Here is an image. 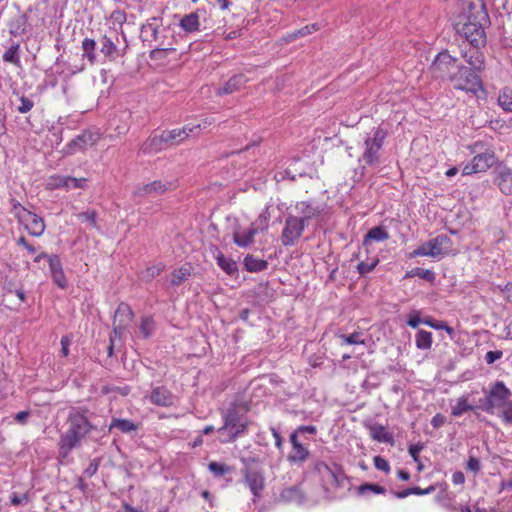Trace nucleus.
I'll list each match as a JSON object with an SVG mask.
<instances>
[{"mask_svg": "<svg viewBox=\"0 0 512 512\" xmlns=\"http://www.w3.org/2000/svg\"><path fill=\"white\" fill-rule=\"evenodd\" d=\"M485 396L479 400V408L488 414H495L504 424H512V391L503 381L494 382Z\"/></svg>", "mask_w": 512, "mask_h": 512, "instance_id": "1", "label": "nucleus"}, {"mask_svg": "<svg viewBox=\"0 0 512 512\" xmlns=\"http://www.w3.org/2000/svg\"><path fill=\"white\" fill-rule=\"evenodd\" d=\"M89 411L86 408H72L69 412L67 430L60 437V449L65 454L75 448L81 439H83L96 426L91 422Z\"/></svg>", "mask_w": 512, "mask_h": 512, "instance_id": "2", "label": "nucleus"}, {"mask_svg": "<svg viewBox=\"0 0 512 512\" xmlns=\"http://www.w3.org/2000/svg\"><path fill=\"white\" fill-rule=\"evenodd\" d=\"M223 419L224 425L218 429V432L227 433L229 440H234L246 432L248 421L245 411L239 406H231L223 415Z\"/></svg>", "mask_w": 512, "mask_h": 512, "instance_id": "3", "label": "nucleus"}, {"mask_svg": "<svg viewBox=\"0 0 512 512\" xmlns=\"http://www.w3.org/2000/svg\"><path fill=\"white\" fill-rule=\"evenodd\" d=\"M449 82L455 89L474 95L483 90V83L478 73L461 64L457 66Z\"/></svg>", "mask_w": 512, "mask_h": 512, "instance_id": "4", "label": "nucleus"}, {"mask_svg": "<svg viewBox=\"0 0 512 512\" xmlns=\"http://www.w3.org/2000/svg\"><path fill=\"white\" fill-rule=\"evenodd\" d=\"M387 137V131L378 127L364 141L361 161L368 166H378L381 163V149Z\"/></svg>", "mask_w": 512, "mask_h": 512, "instance_id": "5", "label": "nucleus"}, {"mask_svg": "<svg viewBox=\"0 0 512 512\" xmlns=\"http://www.w3.org/2000/svg\"><path fill=\"white\" fill-rule=\"evenodd\" d=\"M452 246L451 239L445 235L440 234L429 241L422 243L412 253L411 257L416 256H429L433 258L441 257L448 253Z\"/></svg>", "mask_w": 512, "mask_h": 512, "instance_id": "6", "label": "nucleus"}, {"mask_svg": "<svg viewBox=\"0 0 512 512\" xmlns=\"http://www.w3.org/2000/svg\"><path fill=\"white\" fill-rule=\"evenodd\" d=\"M457 62V58L451 56L447 50H443L434 58L430 66V72L436 79L450 81L459 65Z\"/></svg>", "mask_w": 512, "mask_h": 512, "instance_id": "7", "label": "nucleus"}, {"mask_svg": "<svg viewBox=\"0 0 512 512\" xmlns=\"http://www.w3.org/2000/svg\"><path fill=\"white\" fill-rule=\"evenodd\" d=\"M476 21L487 24L489 16L483 0H462V11L456 23H476Z\"/></svg>", "mask_w": 512, "mask_h": 512, "instance_id": "8", "label": "nucleus"}, {"mask_svg": "<svg viewBox=\"0 0 512 512\" xmlns=\"http://www.w3.org/2000/svg\"><path fill=\"white\" fill-rule=\"evenodd\" d=\"M484 25L478 21L476 23H456V32L465 38L469 44L475 46H484L486 44V35Z\"/></svg>", "mask_w": 512, "mask_h": 512, "instance_id": "9", "label": "nucleus"}, {"mask_svg": "<svg viewBox=\"0 0 512 512\" xmlns=\"http://www.w3.org/2000/svg\"><path fill=\"white\" fill-rule=\"evenodd\" d=\"M306 225L297 216L289 215L285 219V225L281 234L283 246H293L302 236Z\"/></svg>", "mask_w": 512, "mask_h": 512, "instance_id": "10", "label": "nucleus"}, {"mask_svg": "<svg viewBox=\"0 0 512 512\" xmlns=\"http://www.w3.org/2000/svg\"><path fill=\"white\" fill-rule=\"evenodd\" d=\"M244 483L250 489L253 496L260 498L265 488V477L259 470L246 468L243 470Z\"/></svg>", "mask_w": 512, "mask_h": 512, "instance_id": "11", "label": "nucleus"}, {"mask_svg": "<svg viewBox=\"0 0 512 512\" xmlns=\"http://www.w3.org/2000/svg\"><path fill=\"white\" fill-rule=\"evenodd\" d=\"M14 209H20L24 215L20 216V213H17L21 219L25 222L26 229L33 236H41L45 230L44 220L38 215L27 211L20 204H14Z\"/></svg>", "mask_w": 512, "mask_h": 512, "instance_id": "12", "label": "nucleus"}, {"mask_svg": "<svg viewBox=\"0 0 512 512\" xmlns=\"http://www.w3.org/2000/svg\"><path fill=\"white\" fill-rule=\"evenodd\" d=\"M480 46L470 44L467 49L461 50V56L465 62L469 65V69L479 73L485 68V57L484 54L479 50Z\"/></svg>", "mask_w": 512, "mask_h": 512, "instance_id": "13", "label": "nucleus"}, {"mask_svg": "<svg viewBox=\"0 0 512 512\" xmlns=\"http://www.w3.org/2000/svg\"><path fill=\"white\" fill-rule=\"evenodd\" d=\"M494 173V184L504 195H512V169L505 165H498Z\"/></svg>", "mask_w": 512, "mask_h": 512, "instance_id": "14", "label": "nucleus"}, {"mask_svg": "<svg viewBox=\"0 0 512 512\" xmlns=\"http://www.w3.org/2000/svg\"><path fill=\"white\" fill-rule=\"evenodd\" d=\"M315 470L321 474L329 484L335 486L341 485L343 474L341 468L338 465L333 464L330 466L325 462L319 461L315 464Z\"/></svg>", "mask_w": 512, "mask_h": 512, "instance_id": "15", "label": "nucleus"}, {"mask_svg": "<svg viewBox=\"0 0 512 512\" xmlns=\"http://www.w3.org/2000/svg\"><path fill=\"white\" fill-rule=\"evenodd\" d=\"M290 442L292 445V450L288 454L287 460L290 463H302L306 461L310 456V452L304 445L300 443L297 437V432L291 433Z\"/></svg>", "mask_w": 512, "mask_h": 512, "instance_id": "16", "label": "nucleus"}, {"mask_svg": "<svg viewBox=\"0 0 512 512\" xmlns=\"http://www.w3.org/2000/svg\"><path fill=\"white\" fill-rule=\"evenodd\" d=\"M305 500V494L298 485L283 488L277 498L278 502L294 503L297 505L303 504Z\"/></svg>", "mask_w": 512, "mask_h": 512, "instance_id": "17", "label": "nucleus"}, {"mask_svg": "<svg viewBox=\"0 0 512 512\" xmlns=\"http://www.w3.org/2000/svg\"><path fill=\"white\" fill-rule=\"evenodd\" d=\"M169 147L164 131L160 135L150 136L140 147L145 154H155Z\"/></svg>", "mask_w": 512, "mask_h": 512, "instance_id": "18", "label": "nucleus"}, {"mask_svg": "<svg viewBox=\"0 0 512 512\" xmlns=\"http://www.w3.org/2000/svg\"><path fill=\"white\" fill-rule=\"evenodd\" d=\"M200 127H201L200 124L195 125V126L185 125L184 127L179 128V129L164 131V134L167 139V143H168L169 147L179 145L191 133H193L195 129H198Z\"/></svg>", "mask_w": 512, "mask_h": 512, "instance_id": "19", "label": "nucleus"}, {"mask_svg": "<svg viewBox=\"0 0 512 512\" xmlns=\"http://www.w3.org/2000/svg\"><path fill=\"white\" fill-rule=\"evenodd\" d=\"M100 139V133L97 131H91L87 130L84 131L82 134L78 135L76 138H74L70 143L69 147L70 149H86L88 147H91L95 145Z\"/></svg>", "mask_w": 512, "mask_h": 512, "instance_id": "20", "label": "nucleus"}, {"mask_svg": "<svg viewBox=\"0 0 512 512\" xmlns=\"http://www.w3.org/2000/svg\"><path fill=\"white\" fill-rule=\"evenodd\" d=\"M150 401L158 406H172L174 404V395L164 386L154 387L151 391Z\"/></svg>", "mask_w": 512, "mask_h": 512, "instance_id": "21", "label": "nucleus"}, {"mask_svg": "<svg viewBox=\"0 0 512 512\" xmlns=\"http://www.w3.org/2000/svg\"><path fill=\"white\" fill-rule=\"evenodd\" d=\"M257 233L258 227L255 224H251L246 230L238 228L233 233V241L237 246L245 248L254 242Z\"/></svg>", "mask_w": 512, "mask_h": 512, "instance_id": "22", "label": "nucleus"}, {"mask_svg": "<svg viewBox=\"0 0 512 512\" xmlns=\"http://www.w3.org/2000/svg\"><path fill=\"white\" fill-rule=\"evenodd\" d=\"M295 209L301 215L298 219L303 220L306 226L309 220L319 217L322 213V209L319 206H314L307 201L297 202Z\"/></svg>", "mask_w": 512, "mask_h": 512, "instance_id": "23", "label": "nucleus"}, {"mask_svg": "<svg viewBox=\"0 0 512 512\" xmlns=\"http://www.w3.org/2000/svg\"><path fill=\"white\" fill-rule=\"evenodd\" d=\"M48 264L55 284L60 288H65L67 286V280L62 269L60 258L57 255H52L49 257Z\"/></svg>", "mask_w": 512, "mask_h": 512, "instance_id": "24", "label": "nucleus"}, {"mask_svg": "<svg viewBox=\"0 0 512 512\" xmlns=\"http://www.w3.org/2000/svg\"><path fill=\"white\" fill-rule=\"evenodd\" d=\"M167 190L168 187L166 184L162 183L161 181H154L149 184L138 186L135 190V195H159L165 193Z\"/></svg>", "mask_w": 512, "mask_h": 512, "instance_id": "25", "label": "nucleus"}, {"mask_svg": "<svg viewBox=\"0 0 512 512\" xmlns=\"http://www.w3.org/2000/svg\"><path fill=\"white\" fill-rule=\"evenodd\" d=\"M245 83L246 78L244 75H234L222 87L218 88L217 95L232 94L244 86Z\"/></svg>", "mask_w": 512, "mask_h": 512, "instance_id": "26", "label": "nucleus"}, {"mask_svg": "<svg viewBox=\"0 0 512 512\" xmlns=\"http://www.w3.org/2000/svg\"><path fill=\"white\" fill-rule=\"evenodd\" d=\"M389 238V233L387 230L382 226H376L371 228L363 239V246L368 248L372 242H382Z\"/></svg>", "mask_w": 512, "mask_h": 512, "instance_id": "27", "label": "nucleus"}, {"mask_svg": "<svg viewBox=\"0 0 512 512\" xmlns=\"http://www.w3.org/2000/svg\"><path fill=\"white\" fill-rule=\"evenodd\" d=\"M472 161L477 166L478 171L485 172L486 170H488L490 167H492L496 163L497 158H496L494 152L486 151V152L479 153L476 156H474Z\"/></svg>", "mask_w": 512, "mask_h": 512, "instance_id": "28", "label": "nucleus"}, {"mask_svg": "<svg viewBox=\"0 0 512 512\" xmlns=\"http://www.w3.org/2000/svg\"><path fill=\"white\" fill-rule=\"evenodd\" d=\"M179 26L187 33L200 31V18L197 12L185 14L179 21Z\"/></svg>", "mask_w": 512, "mask_h": 512, "instance_id": "29", "label": "nucleus"}, {"mask_svg": "<svg viewBox=\"0 0 512 512\" xmlns=\"http://www.w3.org/2000/svg\"><path fill=\"white\" fill-rule=\"evenodd\" d=\"M370 436L382 443L393 444L394 439L392 434L386 431L385 427L379 424H373L369 426Z\"/></svg>", "mask_w": 512, "mask_h": 512, "instance_id": "30", "label": "nucleus"}, {"mask_svg": "<svg viewBox=\"0 0 512 512\" xmlns=\"http://www.w3.org/2000/svg\"><path fill=\"white\" fill-rule=\"evenodd\" d=\"M138 426L128 419L112 418L109 430L118 429L122 433H131L136 431Z\"/></svg>", "mask_w": 512, "mask_h": 512, "instance_id": "31", "label": "nucleus"}, {"mask_svg": "<svg viewBox=\"0 0 512 512\" xmlns=\"http://www.w3.org/2000/svg\"><path fill=\"white\" fill-rule=\"evenodd\" d=\"M101 53H103L110 61L116 60L117 57L120 56L119 50L117 46L113 43V41L104 36L101 40Z\"/></svg>", "mask_w": 512, "mask_h": 512, "instance_id": "32", "label": "nucleus"}, {"mask_svg": "<svg viewBox=\"0 0 512 512\" xmlns=\"http://www.w3.org/2000/svg\"><path fill=\"white\" fill-rule=\"evenodd\" d=\"M244 266L249 272H260L268 267V262L248 254L244 258Z\"/></svg>", "mask_w": 512, "mask_h": 512, "instance_id": "33", "label": "nucleus"}, {"mask_svg": "<svg viewBox=\"0 0 512 512\" xmlns=\"http://www.w3.org/2000/svg\"><path fill=\"white\" fill-rule=\"evenodd\" d=\"M20 45L18 43H14L11 45L3 54L4 62H8L14 64L17 67L21 66L20 55H19Z\"/></svg>", "mask_w": 512, "mask_h": 512, "instance_id": "34", "label": "nucleus"}, {"mask_svg": "<svg viewBox=\"0 0 512 512\" xmlns=\"http://www.w3.org/2000/svg\"><path fill=\"white\" fill-rule=\"evenodd\" d=\"M133 318V312L128 304L121 303L117 307L114 314V322L119 323L120 319H124V325H127L131 322Z\"/></svg>", "mask_w": 512, "mask_h": 512, "instance_id": "35", "label": "nucleus"}, {"mask_svg": "<svg viewBox=\"0 0 512 512\" xmlns=\"http://www.w3.org/2000/svg\"><path fill=\"white\" fill-rule=\"evenodd\" d=\"M155 330V323L152 317L146 316L141 319L139 325L138 336L143 338H149L152 336Z\"/></svg>", "mask_w": 512, "mask_h": 512, "instance_id": "36", "label": "nucleus"}, {"mask_svg": "<svg viewBox=\"0 0 512 512\" xmlns=\"http://www.w3.org/2000/svg\"><path fill=\"white\" fill-rule=\"evenodd\" d=\"M191 276V269L189 267H181L176 269L171 274V285L179 286Z\"/></svg>", "mask_w": 512, "mask_h": 512, "instance_id": "37", "label": "nucleus"}, {"mask_svg": "<svg viewBox=\"0 0 512 512\" xmlns=\"http://www.w3.org/2000/svg\"><path fill=\"white\" fill-rule=\"evenodd\" d=\"M471 410H474V406L469 404L467 396H462L457 400L456 405L452 407L451 414L455 417H459Z\"/></svg>", "mask_w": 512, "mask_h": 512, "instance_id": "38", "label": "nucleus"}, {"mask_svg": "<svg viewBox=\"0 0 512 512\" xmlns=\"http://www.w3.org/2000/svg\"><path fill=\"white\" fill-rule=\"evenodd\" d=\"M416 346L422 350L430 349L432 346V333L426 330H419L416 334Z\"/></svg>", "mask_w": 512, "mask_h": 512, "instance_id": "39", "label": "nucleus"}, {"mask_svg": "<svg viewBox=\"0 0 512 512\" xmlns=\"http://www.w3.org/2000/svg\"><path fill=\"white\" fill-rule=\"evenodd\" d=\"M218 265L229 275L234 274L237 271V264L235 261L226 258L222 253L217 255Z\"/></svg>", "mask_w": 512, "mask_h": 512, "instance_id": "40", "label": "nucleus"}, {"mask_svg": "<svg viewBox=\"0 0 512 512\" xmlns=\"http://www.w3.org/2000/svg\"><path fill=\"white\" fill-rule=\"evenodd\" d=\"M498 103L505 111L512 113V90L504 88L499 94Z\"/></svg>", "mask_w": 512, "mask_h": 512, "instance_id": "41", "label": "nucleus"}, {"mask_svg": "<svg viewBox=\"0 0 512 512\" xmlns=\"http://www.w3.org/2000/svg\"><path fill=\"white\" fill-rule=\"evenodd\" d=\"M163 269H164V265H162L161 263L149 266L146 268L145 271H143L141 273V279L146 282H149V281L153 280L155 277H157L158 275H160V273L163 271Z\"/></svg>", "mask_w": 512, "mask_h": 512, "instance_id": "42", "label": "nucleus"}, {"mask_svg": "<svg viewBox=\"0 0 512 512\" xmlns=\"http://www.w3.org/2000/svg\"><path fill=\"white\" fill-rule=\"evenodd\" d=\"M95 46L96 43L93 39L85 38L82 41L83 56L86 57L91 64L95 62Z\"/></svg>", "mask_w": 512, "mask_h": 512, "instance_id": "43", "label": "nucleus"}, {"mask_svg": "<svg viewBox=\"0 0 512 512\" xmlns=\"http://www.w3.org/2000/svg\"><path fill=\"white\" fill-rule=\"evenodd\" d=\"M359 495H365L368 492H373L375 494H384L386 489L378 484L373 483H364L357 488Z\"/></svg>", "mask_w": 512, "mask_h": 512, "instance_id": "44", "label": "nucleus"}, {"mask_svg": "<svg viewBox=\"0 0 512 512\" xmlns=\"http://www.w3.org/2000/svg\"><path fill=\"white\" fill-rule=\"evenodd\" d=\"M379 259L377 257L372 258L369 262L361 261L357 265V271L361 276H365L369 272L373 271L374 268L378 265Z\"/></svg>", "mask_w": 512, "mask_h": 512, "instance_id": "45", "label": "nucleus"}, {"mask_svg": "<svg viewBox=\"0 0 512 512\" xmlns=\"http://www.w3.org/2000/svg\"><path fill=\"white\" fill-rule=\"evenodd\" d=\"M361 332H354L350 335H339V338L341 339V344H347V345H355V344H364L365 341L362 338Z\"/></svg>", "mask_w": 512, "mask_h": 512, "instance_id": "46", "label": "nucleus"}, {"mask_svg": "<svg viewBox=\"0 0 512 512\" xmlns=\"http://www.w3.org/2000/svg\"><path fill=\"white\" fill-rule=\"evenodd\" d=\"M208 469L217 477L223 476L232 470L231 467L226 464L214 461L209 463Z\"/></svg>", "mask_w": 512, "mask_h": 512, "instance_id": "47", "label": "nucleus"}, {"mask_svg": "<svg viewBox=\"0 0 512 512\" xmlns=\"http://www.w3.org/2000/svg\"><path fill=\"white\" fill-rule=\"evenodd\" d=\"M62 183L66 185V188H84L86 184V179L84 178H73V177H66L63 178Z\"/></svg>", "mask_w": 512, "mask_h": 512, "instance_id": "48", "label": "nucleus"}, {"mask_svg": "<svg viewBox=\"0 0 512 512\" xmlns=\"http://www.w3.org/2000/svg\"><path fill=\"white\" fill-rule=\"evenodd\" d=\"M78 218L81 219L82 221L88 222L93 227H97V213L94 210L81 212L78 215Z\"/></svg>", "mask_w": 512, "mask_h": 512, "instance_id": "49", "label": "nucleus"}, {"mask_svg": "<svg viewBox=\"0 0 512 512\" xmlns=\"http://www.w3.org/2000/svg\"><path fill=\"white\" fill-rule=\"evenodd\" d=\"M416 274L417 277L426 280L430 283H433L435 281L436 275L432 270L429 269H423V268H416Z\"/></svg>", "mask_w": 512, "mask_h": 512, "instance_id": "50", "label": "nucleus"}, {"mask_svg": "<svg viewBox=\"0 0 512 512\" xmlns=\"http://www.w3.org/2000/svg\"><path fill=\"white\" fill-rule=\"evenodd\" d=\"M466 469L477 474L481 469L480 460L477 457L470 456L467 461Z\"/></svg>", "mask_w": 512, "mask_h": 512, "instance_id": "51", "label": "nucleus"}, {"mask_svg": "<svg viewBox=\"0 0 512 512\" xmlns=\"http://www.w3.org/2000/svg\"><path fill=\"white\" fill-rule=\"evenodd\" d=\"M374 466L381 471L388 473L390 471V465L388 461L381 456L374 457Z\"/></svg>", "mask_w": 512, "mask_h": 512, "instance_id": "52", "label": "nucleus"}, {"mask_svg": "<svg viewBox=\"0 0 512 512\" xmlns=\"http://www.w3.org/2000/svg\"><path fill=\"white\" fill-rule=\"evenodd\" d=\"M20 101H21V105L18 107V111H19L20 113H23V114H24V113H27V112H29V111L33 108V106H34L33 101H32L31 99L27 98V97L22 96V97H21V99H20Z\"/></svg>", "mask_w": 512, "mask_h": 512, "instance_id": "53", "label": "nucleus"}, {"mask_svg": "<svg viewBox=\"0 0 512 512\" xmlns=\"http://www.w3.org/2000/svg\"><path fill=\"white\" fill-rule=\"evenodd\" d=\"M422 323V319L419 316L418 311H413L407 320V324L412 328H417Z\"/></svg>", "mask_w": 512, "mask_h": 512, "instance_id": "54", "label": "nucleus"}, {"mask_svg": "<svg viewBox=\"0 0 512 512\" xmlns=\"http://www.w3.org/2000/svg\"><path fill=\"white\" fill-rule=\"evenodd\" d=\"M503 356V352L500 350L488 351L485 355L487 364H493L496 360Z\"/></svg>", "mask_w": 512, "mask_h": 512, "instance_id": "55", "label": "nucleus"}, {"mask_svg": "<svg viewBox=\"0 0 512 512\" xmlns=\"http://www.w3.org/2000/svg\"><path fill=\"white\" fill-rule=\"evenodd\" d=\"M113 325H114V328H113L114 336H112L113 339L116 338V337L120 338L122 336V334L124 332V329H125V326H126V325H124V319H120L119 323H115L113 321Z\"/></svg>", "mask_w": 512, "mask_h": 512, "instance_id": "56", "label": "nucleus"}, {"mask_svg": "<svg viewBox=\"0 0 512 512\" xmlns=\"http://www.w3.org/2000/svg\"><path fill=\"white\" fill-rule=\"evenodd\" d=\"M316 29H317V28H316V25H315V24H313V25H311V26H309V25H308V26H305V27H303V28H301V29L297 30V31L293 34V36H294V38H295V37H302V36H306V35H308V34L312 33V31H315Z\"/></svg>", "mask_w": 512, "mask_h": 512, "instance_id": "57", "label": "nucleus"}, {"mask_svg": "<svg viewBox=\"0 0 512 512\" xmlns=\"http://www.w3.org/2000/svg\"><path fill=\"white\" fill-rule=\"evenodd\" d=\"M446 422V418L444 415H442L441 413H437L435 416H433V418L431 419V425L434 427V428H439L441 426H443Z\"/></svg>", "mask_w": 512, "mask_h": 512, "instance_id": "58", "label": "nucleus"}, {"mask_svg": "<svg viewBox=\"0 0 512 512\" xmlns=\"http://www.w3.org/2000/svg\"><path fill=\"white\" fill-rule=\"evenodd\" d=\"M71 344V339L69 336H63L61 338V353L64 357L69 354V346Z\"/></svg>", "mask_w": 512, "mask_h": 512, "instance_id": "59", "label": "nucleus"}, {"mask_svg": "<svg viewBox=\"0 0 512 512\" xmlns=\"http://www.w3.org/2000/svg\"><path fill=\"white\" fill-rule=\"evenodd\" d=\"M98 467L99 463L96 459H94L93 461L90 462L88 467L85 469L84 473L86 474V476L92 477L97 472Z\"/></svg>", "mask_w": 512, "mask_h": 512, "instance_id": "60", "label": "nucleus"}, {"mask_svg": "<svg viewBox=\"0 0 512 512\" xmlns=\"http://www.w3.org/2000/svg\"><path fill=\"white\" fill-rule=\"evenodd\" d=\"M423 449V444H415L409 447V454L415 460L418 461V455Z\"/></svg>", "mask_w": 512, "mask_h": 512, "instance_id": "61", "label": "nucleus"}, {"mask_svg": "<svg viewBox=\"0 0 512 512\" xmlns=\"http://www.w3.org/2000/svg\"><path fill=\"white\" fill-rule=\"evenodd\" d=\"M271 432H272V435H273V437L275 439V446L279 450H282L284 440H283L281 434L274 427H271Z\"/></svg>", "mask_w": 512, "mask_h": 512, "instance_id": "62", "label": "nucleus"}, {"mask_svg": "<svg viewBox=\"0 0 512 512\" xmlns=\"http://www.w3.org/2000/svg\"><path fill=\"white\" fill-rule=\"evenodd\" d=\"M475 173H480V171H478V168L473 161H471V163L465 165L462 170L463 175H472Z\"/></svg>", "mask_w": 512, "mask_h": 512, "instance_id": "63", "label": "nucleus"}, {"mask_svg": "<svg viewBox=\"0 0 512 512\" xmlns=\"http://www.w3.org/2000/svg\"><path fill=\"white\" fill-rule=\"evenodd\" d=\"M475 173H480V171H478V168L473 161H471V163L465 165L462 170L463 175H472Z\"/></svg>", "mask_w": 512, "mask_h": 512, "instance_id": "64", "label": "nucleus"}]
</instances>
